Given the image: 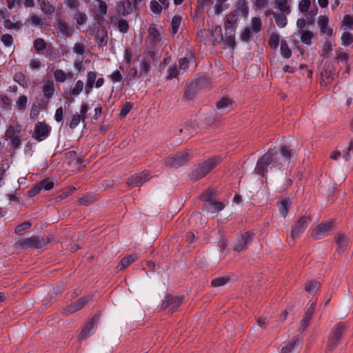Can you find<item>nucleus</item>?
<instances>
[{
	"mask_svg": "<svg viewBox=\"0 0 353 353\" xmlns=\"http://www.w3.org/2000/svg\"><path fill=\"white\" fill-rule=\"evenodd\" d=\"M343 158L346 161L353 159V139L350 141L348 150L343 154Z\"/></svg>",
	"mask_w": 353,
	"mask_h": 353,
	"instance_id": "61",
	"label": "nucleus"
},
{
	"mask_svg": "<svg viewBox=\"0 0 353 353\" xmlns=\"http://www.w3.org/2000/svg\"><path fill=\"white\" fill-rule=\"evenodd\" d=\"M1 41L6 47H10L14 43L13 37L10 34H5L1 37Z\"/></svg>",
	"mask_w": 353,
	"mask_h": 353,
	"instance_id": "57",
	"label": "nucleus"
},
{
	"mask_svg": "<svg viewBox=\"0 0 353 353\" xmlns=\"http://www.w3.org/2000/svg\"><path fill=\"white\" fill-rule=\"evenodd\" d=\"M268 43L271 48L276 49L279 44V35L276 33L272 34L270 37Z\"/></svg>",
	"mask_w": 353,
	"mask_h": 353,
	"instance_id": "47",
	"label": "nucleus"
},
{
	"mask_svg": "<svg viewBox=\"0 0 353 353\" xmlns=\"http://www.w3.org/2000/svg\"><path fill=\"white\" fill-rule=\"evenodd\" d=\"M191 157L186 151L177 152L172 157H168L164 160V164L169 168H178L190 159Z\"/></svg>",
	"mask_w": 353,
	"mask_h": 353,
	"instance_id": "6",
	"label": "nucleus"
},
{
	"mask_svg": "<svg viewBox=\"0 0 353 353\" xmlns=\"http://www.w3.org/2000/svg\"><path fill=\"white\" fill-rule=\"evenodd\" d=\"M254 236V233L252 232H245L241 234L236 239L233 248L236 252H242L247 250L248 245L252 242Z\"/></svg>",
	"mask_w": 353,
	"mask_h": 353,
	"instance_id": "10",
	"label": "nucleus"
},
{
	"mask_svg": "<svg viewBox=\"0 0 353 353\" xmlns=\"http://www.w3.org/2000/svg\"><path fill=\"white\" fill-rule=\"evenodd\" d=\"M0 106L7 110L11 109V99L8 97L7 95L0 93Z\"/></svg>",
	"mask_w": 353,
	"mask_h": 353,
	"instance_id": "38",
	"label": "nucleus"
},
{
	"mask_svg": "<svg viewBox=\"0 0 353 353\" xmlns=\"http://www.w3.org/2000/svg\"><path fill=\"white\" fill-rule=\"evenodd\" d=\"M221 160L222 158L220 155H216L203 161L191 173V178L196 181L204 177L212 169L216 167Z\"/></svg>",
	"mask_w": 353,
	"mask_h": 353,
	"instance_id": "2",
	"label": "nucleus"
},
{
	"mask_svg": "<svg viewBox=\"0 0 353 353\" xmlns=\"http://www.w3.org/2000/svg\"><path fill=\"white\" fill-rule=\"evenodd\" d=\"M83 86H84L83 82L81 80H78L75 83L74 88L70 92V95L74 96V97L79 96L81 94V92L83 91Z\"/></svg>",
	"mask_w": 353,
	"mask_h": 353,
	"instance_id": "36",
	"label": "nucleus"
},
{
	"mask_svg": "<svg viewBox=\"0 0 353 353\" xmlns=\"http://www.w3.org/2000/svg\"><path fill=\"white\" fill-rule=\"evenodd\" d=\"M281 53L285 58H290L292 55V51L288 47L287 42L284 40H281Z\"/></svg>",
	"mask_w": 353,
	"mask_h": 353,
	"instance_id": "43",
	"label": "nucleus"
},
{
	"mask_svg": "<svg viewBox=\"0 0 353 353\" xmlns=\"http://www.w3.org/2000/svg\"><path fill=\"white\" fill-rule=\"evenodd\" d=\"M118 28L121 32H127L129 30V25L127 21L125 19H120L118 22Z\"/></svg>",
	"mask_w": 353,
	"mask_h": 353,
	"instance_id": "63",
	"label": "nucleus"
},
{
	"mask_svg": "<svg viewBox=\"0 0 353 353\" xmlns=\"http://www.w3.org/2000/svg\"><path fill=\"white\" fill-rule=\"evenodd\" d=\"M333 228V223L331 221H327L319 224L312 231L311 236L314 239H320L322 237L327 236Z\"/></svg>",
	"mask_w": 353,
	"mask_h": 353,
	"instance_id": "11",
	"label": "nucleus"
},
{
	"mask_svg": "<svg viewBox=\"0 0 353 353\" xmlns=\"http://www.w3.org/2000/svg\"><path fill=\"white\" fill-rule=\"evenodd\" d=\"M353 43V34L350 32H344L341 35V44L344 46H349Z\"/></svg>",
	"mask_w": 353,
	"mask_h": 353,
	"instance_id": "40",
	"label": "nucleus"
},
{
	"mask_svg": "<svg viewBox=\"0 0 353 353\" xmlns=\"http://www.w3.org/2000/svg\"><path fill=\"white\" fill-rule=\"evenodd\" d=\"M312 221L310 214H304L300 216L291 227V238H299L307 229Z\"/></svg>",
	"mask_w": 353,
	"mask_h": 353,
	"instance_id": "5",
	"label": "nucleus"
},
{
	"mask_svg": "<svg viewBox=\"0 0 353 353\" xmlns=\"http://www.w3.org/2000/svg\"><path fill=\"white\" fill-rule=\"evenodd\" d=\"M313 316V307L308 308L301 321V329L305 330L309 325L310 321Z\"/></svg>",
	"mask_w": 353,
	"mask_h": 353,
	"instance_id": "30",
	"label": "nucleus"
},
{
	"mask_svg": "<svg viewBox=\"0 0 353 353\" xmlns=\"http://www.w3.org/2000/svg\"><path fill=\"white\" fill-rule=\"evenodd\" d=\"M54 79L57 82L63 83L65 81V72L61 69H57L54 72Z\"/></svg>",
	"mask_w": 353,
	"mask_h": 353,
	"instance_id": "54",
	"label": "nucleus"
},
{
	"mask_svg": "<svg viewBox=\"0 0 353 353\" xmlns=\"http://www.w3.org/2000/svg\"><path fill=\"white\" fill-rule=\"evenodd\" d=\"M299 34H301V40L304 44L310 46L312 43V39L314 36L312 32L301 30H299Z\"/></svg>",
	"mask_w": 353,
	"mask_h": 353,
	"instance_id": "31",
	"label": "nucleus"
},
{
	"mask_svg": "<svg viewBox=\"0 0 353 353\" xmlns=\"http://www.w3.org/2000/svg\"><path fill=\"white\" fill-rule=\"evenodd\" d=\"M294 152L288 146L282 145L280 148V155L281 159L279 157V154L273 149L268 150L261 158L257 161L255 172L256 174L265 176L268 171V166L273 165L274 167L283 165L285 162L288 161L293 156Z\"/></svg>",
	"mask_w": 353,
	"mask_h": 353,
	"instance_id": "1",
	"label": "nucleus"
},
{
	"mask_svg": "<svg viewBox=\"0 0 353 353\" xmlns=\"http://www.w3.org/2000/svg\"><path fill=\"white\" fill-rule=\"evenodd\" d=\"M148 39L151 44L154 45L157 42H159L162 39L161 34L157 30L156 25L152 23L148 29Z\"/></svg>",
	"mask_w": 353,
	"mask_h": 353,
	"instance_id": "20",
	"label": "nucleus"
},
{
	"mask_svg": "<svg viewBox=\"0 0 353 353\" xmlns=\"http://www.w3.org/2000/svg\"><path fill=\"white\" fill-rule=\"evenodd\" d=\"M290 205L291 201L289 199H283L279 204V210L283 217H286Z\"/></svg>",
	"mask_w": 353,
	"mask_h": 353,
	"instance_id": "29",
	"label": "nucleus"
},
{
	"mask_svg": "<svg viewBox=\"0 0 353 353\" xmlns=\"http://www.w3.org/2000/svg\"><path fill=\"white\" fill-rule=\"evenodd\" d=\"M342 26H347L350 30L353 29V16L345 14L342 21Z\"/></svg>",
	"mask_w": 353,
	"mask_h": 353,
	"instance_id": "58",
	"label": "nucleus"
},
{
	"mask_svg": "<svg viewBox=\"0 0 353 353\" xmlns=\"http://www.w3.org/2000/svg\"><path fill=\"white\" fill-rule=\"evenodd\" d=\"M32 226V223L30 221L23 222L18 225L14 230V232L17 234H21L22 232L29 229Z\"/></svg>",
	"mask_w": 353,
	"mask_h": 353,
	"instance_id": "56",
	"label": "nucleus"
},
{
	"mask_svg": "<svg viewBox=\"0 0 353 353\" xmlns=\"http://www.w3.org/2000/svg\"><path fill=\"white\" fill-rule=\"evenodd\" d=\"M41 189L45 190H50L54 188V183L50 179L46 178L38 183Z\"/></svg>",
	"mask_w": 353,
	"mask_h": 353,
	"instance_id": "46",
	"label": "nucleus"
},
{
	"mask_svg": "<svg viewBox=\"0 0 353 353\" xmlns=\"http://www.w3.org/2000/svg\"><path fill=\"white\" fill-rule=\"evenodd\" d=\"M201 199L205 201L206 203H211L214 199L212 192L210 190H208L203 192L201 196Z\"/></svg>",
	"mask_w": 353,
	"mask_h": 353,
	"instance_id": "55",
	"label": "nucleus"
},
{
	"mask_svg": "<svg viewBox=\"0 0 353 353\" xmlns=\"http://www.w3.org/2000/svg\"><path fill=\"white\" fill-rule=\"evenodd\" d=\"M316 14H317V8L310 10L308 13H307L305 14L306 22L310 24H312L314 21V17Z\"/></svg>",
	"mask_w": 353,
	"mask_h": 353,
	"instance_id": "64",
	"label": "nucleus"
},
{
	"mask_svg": "<svg viewBox=\"0 0 353 353\" xmlns=\"http://www.w3.org/2000/svg\"><path fill=\"white\" fill-rule=\"evenodd\" d=\"M99 6L97 8V19L100 20L104 18V16L107 14L108 5L105 1L103 0H98Z\"/></svg>",
	"mask_w": 353,
	"mask_h": 353,
	"instance_id": "27",
	"label": "nucleus"
},
{
	"mask_svg": "<svg viewBox=\"0 0 353 353\" xmlns=\"http://www.w3.org/2000/svg\"><path fill=\"white\" fill-rule=\"evenodd\" d=\"M225 42L226 45L229 48L234 49L236 46V42H235V39H234V32H232V33H227L226 30H225Z\"/></svg>",
	"mask_w": 353,
	"mask_h": 353,
	"instance_id": "42",
	"label": "nucleus"
},
{
	"mask_svg": "<svg viewBox=\"0 0 353 353\" xmlns=\"http://www.w3.org/2000/svg\"><path fill=\"white\" fill-rule=\"evenodd\" d=\"M54 27L57 28L63 35L70 36L71 30L68 23L62 19L57 18L54 23Z\"/></svg>",
	"mask_w": 353,
	"mask_h": 353,
	"instance_id": "22",
	"label": "nucleus"
},
{
	"mask_svg": "<svg viewBox=\"0 0 353 353\" xmlns=\"http://www.w3.org/2000/svg\"><path fill=\"white\" fill-rule=\"evenodd\" d=\"M81 118L79 114L76 113L72 117V119L69 123V126L71 129L75 128L80 123Z\"/></svg>",
	"mask_w": 353,
	"mask_h": 353,
	"instance_id": "62",
	"label": "nucleus"
},
{
	"mask_svg": "<svg viewBox=\"0 0 353 353\" xmlns=\"http://www.w3.org/2000/svg\"><path fill=\"white\" fill-rule=\"evenodd\" d=\"M40 8L48 17H51L54 12V8L48 0H38Z\"/></svg>",
	"mask_w": 353,
	"mask_h": 353,
	"instance_id": "25",
	"label": "nucleus"
},
{
	"mask_svg": "<svg viewBox=\"0 0 353 353\" xmlns=\"http://www.w3.org/2000/svg\"><path fill=\"white\" fill-rule=\"evenodd\" d=\"M74 19H76L78 25H83L85 23L88 17L85 13L77 10L74 14Z\"/></svg>",
	"mask_w": 353,
	"mask_h": 353,
	"instance_id": "50",
	"label": "nucleus"
},
{
	"mask_svg": "<svg viewBox=\"0 0 353 353\" xmlns=\"http://www.w3.org/2000/svg\"><path fill=\"white\" fill-rule=\"evenodd\" d=\"M262 28L261 20L259 17H253L252 19V30L257 33L261 31Z\"/></svg>",
	"mask_w": 353,
	"mask_h": 353,
	"instance_id": "51",
	"label": "nucleus"
},
{
	"mask_svg": "<svg viewBox=\"0 0 353 353\" xmlns=\"http://www.w3.org/2000/svg\"><path fill=\"white\" fill-rule=\"evenodd\" d=\"M117 13L122 17H126L132 12V3L129 0L119 1L116 5Z\"/></svg>",
	"mask_w": 353,
	"mask_h": 353,
	"instance_id": "16",
	"label": "nucleus"
},
{
	"mask_svg": "<svg viewBox=\"0 0 353 353\" xmlns=\"http://www.w3.org/2000/svg\"><path fill=\"white\" fill-rule=\"evenodd\" d=\"M321 283L316 281H310L305 283V290L307 293L314 294L320 288Z\"/></svg>",
	"mask_w": 353,
	"mask_h": 353,
	"instance_id": "28",
	"label": "nucleus"
},
{
	"mask_svg": "<svg viewBox=\"0 0 353 353\" xmlns=\"http://www.w3.org/2000/svg\"><path fill=\"white\" fill-rule=\"evenodd\" d=\"M151 178L149 171H143L132 175L128 180V185L130 187H139Z\"/></svg>",
	"mask_w": 353,
	"mask_h": 353,
	"instance_id": "14",
	"label": "nucleus"
},
{
	"mask_svg": "<svg viewBox=\"0 0 353 353\" xmlns=\"http://www.w3.org/2000/svg\"><path fill=\"white\" fill-rule=\"evenodd\" d=\"M232 105V101L228 97H223L216 103V108L219 110L225 109Z\"/></svg>",
	"mask_w": 353,
	"mask_h": 353,
	"instance_id": "49",
	"label": "nucleus"
},
{
	"mask_svg": "<svg viewBox=\"0 0 353 353\" xmlns=\"http://www.w3.org/2000/svg\"><path fill=\"white\" fill-rule=\"evenodd\" d=\"M182 17L179 15H174L171 21V32L176 34L181 23Z\"/></svg>",
	"mask_w": 353,
	"mask_h": 353,
	"instance_id": "33",
	"label": "nucleus"
},
{
	"mask_svg": "<svg viewBox=\"0 0 353 353\" xmlns=\"http://www.w3.org/2000/svg\"><path fill=\"white\" fill-rule=\"evenodd\" d=\"M310 0H301L299 3V9L301 12H307L310 7Z\"/></svg>",
	"mask_w": 353,
	"mask_h": 353,
	"instance_id": "59",
	"label": "nucleus"
},
{
	"mask_svg": "<svg viewBox=\"0 0 353 353\" xmlns=\"http://www.w3.org/2000/svg\"><path fill=\"white\" fill-rule=\"evenodd\" d=\"M230 281L228 276H221L213 279L211 281V285L214 288H218L225 285Z\"/></svg>",
	"mask_w": 353,
	"mask_h": 353,
	"instance_id": "39",
	"label": "nucleus"
},
{
	"mask_svg": "<svg viewBox=\"0 0 353 353\" xmlns=\"http://www.w3.org/2000/svg\"><path fill=\"white\" fill-rule=\"evenodd\" d=\"M48 239L43 236H31L18 240L14 243V248L17 250L38 249L47 245Z\"/></svg>",
	"mask_w": 353,
	"mask_h": 353,
	"instance_id": "3",
	"label": "nucleus"
},
{
	"mask_svg": "<svg viewBox=\"0 0 353 353\" xmlns=\"http://www.w3.org/2000/svg\"><path fill=\"white\" fill-rule=\"evenodd\" d=\"M150 7L151 11L156 14H160L162 12V6L155 0L150 1Z\"/></svg>",
	"mask_w": 353,
	"mask_h": 353,
	"instance_id": "53",
	"label": "nucleus"
},
{
	"mask_svg": "<svg viewBox=\"0 0 353 353\" xmlns=\"http://www.w3.org/2000/svg\"><path fill=\"white\" fill-rule=\"evenodd\" d=\"M335 242L337 245L338 252H344L347 247L348 238L345 234L339 233L335 236Z\"/></svg>",
	"mask_w": 353,
	"mask_h": 353,
	"instance_id": "19",
	"label": "nucleus"
},
{
	"mask_svg": "<svg viewBox=\"0 0 353 353\" xmlns=\"http://www.w3.org/2000/svg\"><path fill=\"white\" fill-rule=\"evenodd\" d=\"M34 48L38 52L43 50L46 48V43L42 38H38L34 41Z\"/></svg>",
	"mask_w": 353,
	"mask_h": 353,
	"instance_id": "52",
	"label": "nucleus"
},
{
	"mask_svg": "<svg viewBox=\"0 0 353 353\" xmlns=\"http://www.w3.org/2000/svg\"><path fill=\"white\" fill-rule=\"evenodd\" d=\"M236 10L237 13L239 12L244 17H246L248 14V7L247 6L245 2L243 0H241L238 2Z\"/></svg>",
	"mask_w": 353,
	"mask_h": 353,
	"instance_id": "45",
	"label": "nucleus"
},
{
	"mask_svg": "<svg viewBox=\"0 0 353 353\" xmlns=\"http://www.w3.org/2000/svg\"><path fill=\"white\" fill-rule=\"evenodd\" d=\"M96 39L99 46H103L107 43V34L103 30H99L96 34Z\"/></svg>",
	"mask_w": 353,
	"mask_h": 353,
	"instance_id": "41",
	"label": "nucleus"
},
{
	"mask_svg": "<svg viewBox=\"0 0 353 353\" xmlns=\"http://www.w3.org/2000/svg\"><path fill=\"white\" fill-rule=\"evenodd\" d=\"M275 3L281 12L285 14L290 13V7L287 0H275Z\"/></svg>",
	"mask_w": 353,
	"mask_h": 353,
	"instance_id": "32",
	"label": "nucleus"
},
{
	"mask_svg": "<svg viewBox=\"0 0 353 353\" xmlns=\"http://www.w3.org/2000/svg\"><path fill=\"white\" fill-rule=\"evenodd\" d=\"M137 259L138 255L135 253L127 255L121 259L117 268H119V271H121L128 267L133 262L137 261Z\"/></svg>",
	"mask_w": 353,
	"mask_h": 353,
	"instance_id": "24",
	"label": "nucleus"
},
{
	"mask_svg": "<svg viewBox=\"0 0 353 353\" xmlns=\"http://www.w3.org/2000/svg\"><path fill=\"white\" fill-rule=\"evenodd\" d=\"M225 208L223 203L220 201H215L213 200L211 203H205L203 208L205 210L210 212H216L222 210Z\"/></svg>",
	"mask_w": 353,
	"mask_h": 353,
	"instance_id": "23",
	"label": "nucleus"
},
{
	"mask_svg": "<svg viewBox=\"0 0 353 353\" xmlns=\"http://www.w3.org/2000/svg\"><path fill=\"white\" fill-rule=\"evenodd\" d=\"M5 137L9 140L11 148L15 150L19 148L21 144V130L16 128L14 125H10L5 132Z\"/></svg>",
	"mask_w": 353,
	"mask_h": 353,
	"instance_id": "7",
	"label": "nucleus"
},
{
	"mask_svg": "<svg viewBox=\"0 0 353 353\" xmlns=\"http://www.w3.org/2000/svg\"><path fill=\"white\" fill-rule=\"evenodd\" d=\"M92 299V296L90 295H88L86 296H83L80 298L79 300L75 301L74 303L70 304L67 307V312L70 313H72L77 311L80 310L82 309L86 303H88L89 301Z\"/></svg>",
	"mask_w": 353,
	"mask_h": 353,
	"instance_id": "17",
	"label": "nucleus"
},
{
	"mask_svg": "<svg viewBox=\"0 0 353 353\" xmlns=\"http://www.w3.org/2000/svg\"><path fill=\"white\" fill-rule=\"evenodd\" d=\"M3 26L5 28L8 30H19L23 26V23L21 21L12 22L10 19L4 20Z\"/></svg>",
	"mask_w": 353,
	"mask_h": 353,
	"instance_id": "37",
	"label": "nucleus"
},
{
	"mask_svg": "<svg viewBox=\"0 0 353 353\" xmlns=\"http://www.w3.org/2000/svg\"><path fill=\"white\" fill-rule=\"evenodd\" d=\"M193 59L192 54L181 58L179 60V68L183 71L188 70L190 61Z\"/></svg>",
	"mask_w": 353,
	"mask_h": 353,
	"instance_id": "44",
	"label": "nucleus"
},
{
	"mask_svg": "<svg viewBox=\"0 0 353 353\" xmlns=\"http://www.w3.org/2000/svg\"><path fill=\"white\" fill-rule=\"evenodd\" d=\"M238 14L236 10L231 12L226 16L224 23V28L227 33H232V32H235Z\"/></svg>",
	"mask_w": 353,
	"mask_h": 353,
	"instance_id": "15",
	"label": "nucleus"
},
{
	"mask_svg": "<svg viewBox=\"0 0 353 353\" xmlns=\"http://www.w3.org/2000/svg\"><path fill=\"white\" fill-rule=\"evenodd\" d=\"M28 98L25 95H21L16 101V108L20 112H23L27 107Z\"/></svg>",
	"mask_w": 353,
	"mask_h": 353,
	"instance_id": "34",
	"label": "nucleus"
},
{
	"mask_svg": "<svg viewBox=\"0 0 353 353\" xmlns=\"http://www.w3.org/2000/svg\"><path fill=\"white\" fill-rule=\"evenodd\" d=\"M99 321V316L98 315L94 316L90 321H89L82 328L79 335V339L82 341L87 339L89 336L94 333L95 331L97 324Z\"/></svg>",
	"mask_w": 353,
	"mask_h": 353,
	"instance_id": "13",
	"label": "nucleus"
},
{
	"mask_svg": "<svg viewBox=\"0 0 353 353\" xmlns=\"http://www.w3.org/2000/svg\"><path fill=\"white\" fill-rule=\"evenodd\" d=\"M54 83L52 80H48L42 86L43 96L48 100L52 99L54 94Z\"/></svg>",
	"mask_w": 353,
	"mask_h": 353,
	"instance_id": "21",
	"label": "nucleus"
},
{
	"mask_svg": "<svg viewBox=\"0 0 353 353\" xmlns=\"http://www.w3.org/2000/svg\"><path fill=\"white\" fill-rule=\"evenodd\" d=\"M346 328V325L343 322H339L333 327L327 343L326 347L327 350L332 351L336 347L345 333Z\"/></svg>",
	"mask_w": 353,
	"mask_h": 353,
	"instance_id": "4",
	"label": "nucleus"
},
{
	"mask_svg": "<svg viewBox=\"0 0 353 353\" xmlns=\"http://www.w3.org/2000/svg\"><path fill=\"white\" fill-rule=\"evenodd\" d=\"M300 346L298 336H294L292 340L281 350V353H296Z\"/></svg>",
	"mask_w": 353,
	"mask_h": 353,
	"instance_id": "18",
	"label": "nucleus"
},
{
	"mask_svg": "<svg viewBox=\"0 0 353 353\" xmlns=\"http://www.w3.org/2000/svg\"><path fill=\"white\" fill-rule=\"evenodd\" d=\"M44 21L45 19H41V17L36 14H32L28 19V22L32 26H40L41 27L44 25Z\"/></svg>",
	"mask_w": 353,
	"mask_h": 353,
	"instance_id": "48",
	"label": "nucleus"
},
{
	"mask_svg": "<svg viewBox=\"0 0 353 353\" xmlns=\"http://www.w3.org/2000/svg\"><path fill=\"white\" fill-rule=\"evenodd\" d=\"M272 14L278 27L284 28L287 25L288 19L286 15L288 14L282 12H272Z\"/></svg>",
	"mask_w": 353,
	"mask_h": 353,
	"instance_id": "26",
	"label": "nucleus"
},
{
	"mask_svg": "<svg viewBox=\"0 0 353 353\" xmlns=\"http://www.w3.org/2000/svg\"><path fill=\"white\" fill-rule=\"evenodd\" d=\"M160 57L154 50L145 52L140 62L139 72L141 74H147L150 72L152 62L157 61Z\"/></svg>",
	"mask_w": 353,
	"mask_h": 353,
	"instance_id": "8",
	"label": "nucleus"
},
{
	"mask_svg": "<svg viewBox=\"0 0 353 353\" xmlns=\"http://www.w3.org/2000/svg\"><path fill=\"white\" fill-rule=\"evenodd\" d=\"M183 302V297L173 296L172 295H167L162 303L161 308L163 310H168L171 313L175 312L181 305Z\"/></svg>",
	"mask_w": 353,
	"mask_h": 353,
	"instance_id": "12",
	"label": "nucleus"
},
{
	"mask_svg": "<svg viewBox=\"0 0 353 353\" xmlns=\"http://www.w3.org/2000/svg\"><path fill=\"white\" fill-rule=\"evenodd\" d=\"M51 130V127L45 121H39L34 126L32 138L37 141H42L49 137Z\"/></svg>",
	"mask_w": 353,
	"mask_h": 353,
	"instance_id": "9",
	"label": "nucleus"
},
{
	"mask_svg": "<svg viewBox=\"0 0 353 353\" xmlns=\"http://www.w3.org/2000/svg\"><path fill=\"white\" fill-rule=\"evenodd\" d=\"M124 68L123 66H119V70H117L114 71L110 76V79L112 80L113 83L121 82L123 79L122 72H123Z\"/></svg>",
	"mask_w": 353,
	"mask_h": 353,
	"instance_id": "35",
	"label": "nucleus"
},
{
	"mask_svg": "<svg viewBox=\"0 0 353 353\" xmlns=\"http://www.w3.org/2000/svg\"><path fill=\"white\" fill-rule=\"evenodd\" d=\"M179 74V70H178V68H177V65H174L172 67H170L168 70V77H167V79L170 80V79H172L173 78H176V77H177Z\"/></svg>",
	"mask_w": 353,
	"mask_h": 353,
	"instance_id": "60",
	"label": "nucleus"
}]
</instances>
